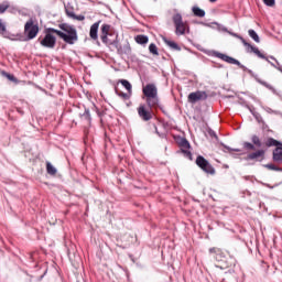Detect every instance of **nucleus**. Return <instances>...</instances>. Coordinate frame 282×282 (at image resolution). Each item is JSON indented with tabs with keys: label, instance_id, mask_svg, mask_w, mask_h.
<instances>
[{
	"label": "nucleus",
	"instance_id": "obj_14",
	"mask_svg": "<svg viewBox=\"0 0 282 282\" xmlns=\"http://www.w3.org/2000/svg\"><path fill=\"white\" fill-rule=\"evenodd\" d=\"M264 58L262 61H267V63H270L271 67H274V69H279V67H282L278 59H275L274 56H267L265 54L261 53Z\"/></svg>",
	"mask_w": 282,
	"mask_h": 282
},
{
	"label": "nucleus",
	"instance_id": "obj_40",
	"mask_svg": "<svg viewBox=\"0 0 282 282\" xmlns=\"http://www.w3.org/2000/svg\"><path fill=\"white\" fill-rule=\"evenodd\" d=\"M73 19L75 21H85V15H83V14L76 15V13H75V17H73Z\"/></svg>",
	"mask_w": 282,
	"mask_h": 282
},
{
	"label": "nucleus",
	"instance_id": "obj_25",
	"mask_svg": "<svg viewBox=\"0 0 282 282\" xmlns=\"http://www.w3.org/2000/svg\"><path fill=\"white\" fill-rule=\"evenodd\" d=\"M58 171L56 170V167H54V165L50 162L46 163V173L48 175H56Z\"/></svg>",
	"mask_w": 282,
	"mask_h": 282
},
{
	"label": "nucleus",
	"instance_id": "obj_47",
	"mask_svg": "<svg viewBox=\"0 0 282 282\" xmlns=\"http://www.w3.org/2000/svg\"><path fill=\"white\" fill-rule=\"evenodd\" d=\"M278 164H282V158H281V160H280V162Z\"/></svg>",
	"mask_w": 282,
	"mask_h": 282
},
{
	"label": "nucleus",
	"instance_id": "obj_42",
	"mask_svg": "<svg viewBox=\"0 0 282 282\" xmlns=\"http://www.w3.org/2000/svg\"><path fill=\"white\" fill-rule=\"evenodd\" d=\"M209 135L210 138H215L216 140H218L219 137H217V132H215L214 130H209Z\"/></svg>",
	"mask_w": 282,
	"mask_h": 282
},
{
	"label": "nucleus",
	"instance_id": "obj_31",
	"mask_svg": "<svg viewBox=\"0 0 282 282\" xmlns=\"http://www.w3.org/2000/svg\"><path fill=\"white\" fill-rule=\"evenodd\" d=\"M2 76H4L6 78H8V80H11V83H17V77H14V75L6 72V70H2L1 72Z\"/></svg>",
	"mask_w": 282,
	"mask_h": 282
},
{
	"label": "nucleus",
	"instance_id": "obj_4",
	"mask_svg": "<svg viewBox=\"0 0 282 282\" xmlns=\"http://www.w3.org/2000/svg\"><path fill=\"white\" fill-rule=\"evenodd\" d=\"M143 96L147 98L149 109H158L160 106V98L158 97V86L155 84H148L142 88Z\"/></svg>",
	"mask_w": 282,
	"mask_h": 282
},
{
	"label": "nucleus",
	"instance_id": "obj_6",
	"mask_svg": "<svg viewBox=\"0 0 282 282\" xmlns=\"http://www.w3.org/2000/svg\"><path fill=\"white\" fill-rule=\"evenodd\" d=\"M172 21L175 26L176 36H184V34H188V32H191V28L188 26V24H186V22H184L182 18V13H175L172 17Z\"/></svg>",
	"mask_w": 282,
	"mask_h": 282
},
{
	"label": "nucleus",
	"instance_id": "obj_27",
	"mask_svg": "<svg viewBox=\"0 0 282 282\" xmlns=\"http://www.w3.org/2000/svg\"><path fill=\"white\" fill-rule=\"evenodd\" d=\"M251 142H252V144H253L254 147H258V149H261V147L263 145V144L261 143V139H259V135H257V134H253V135L251 137Z\"/></svg>",
	"mask_w": 282,
	"mask_h": 282
},
{
	"label": "nucleus",
	"instance_id": "obj_28",
	"mask_svg": "<svg viewBox=\"0 0 282 282\" xmlns=\"http://www.w3.org/2000/svg\"><path fill=\"white\" fill-rule=\"evenodd\" d=\"M149 52L150 54H153V56H160V52L158 51V45H155V43H151L149 45Z\"/></svg>",
	"mask_w": 282,
	"mask_h": 282
},
{
	"label": "nucleus",
	"instance_id": "obj_44",
	"mask_svg": "<svg viewBox=\"0 0 282 282\" xmlns=\"http://www.w3.org/2000/svg\"><path fill=\"white\" fill-rule=\"evenodd\" d=\"M273 113H274V116H281L282 117V112L279 111V110H273Z\"/></svg>",
	"mask_w": 282,
	"mask_h": 282
},
{
	"label": "nucleus",
	"instance_id": "obj_16",
	"mask_svg": "<svg viewBox=\"0 0 282 282\" xmlns=\"http://www.w3.org/2000/svg\"><path fill=\"white\" fill-rule=\"evenodd\" d=\"M281 158H282V143H281V145H279L278 148H275L273 150L272 160H273V162L279 163V162H281Z\"/></svg>",
	"mask_w": 282,
	"mask_h": 282
},
{
	"label": "nucleus",
	"instance_id": "obj_13",
	"mask_svg": "<svg viewBox=\"0 0 282 282\" xmlns=\"http://www.w3.org/2000/svg\"><path fill=\"white\" fill-rule=\"evenodd\" d=\"M100 23L101 21L99 20L90 26L89 36L93 41H98V29L100 28Z\"/></svg>",
	"mask_w": 282,
	"mask_h": 282
},
{
	"label": "nucleus",
	"instance_id": "obj_11",
	"mask_svg": "<svg viewBox=\"0 0 282 282\" xmlns=\"http://www.w3.org/2000/svg\"><path fill=\"white\" fill-rule=\"evenodd\" d=\"M265 155V150H257L256 152L249 153L245 160L246 162H250V160H254L256 162H262Z\"/></svg>",
	"mask_w": 282,
	"mask_h": 282
},
{
	"label": "nucleus",
	"instance_id": "obj_23",
	"mask_svg": "<svg viewBox=\"0 0 282 282\" xmlns=\"http://www.w3.org/2000/svg\"><path fill=\"white\" fill-rule=\"evenodd\" d=\"M115 94L117 96H119V98H123V100H129V98H131V94L122 93V91L118 90V87H115Z\"/></svg>",
	"mask_w": 282,
	"mask_h": 282
},
{
	"label": "nucleus",
	"instance_id": "obj_24",
	"mask_svg": "<svg viewBox=\"0 0 282 282\" xmlns=\"http://www.w3.org/2000/svg\"><path fill=\"white\" fill-rule=\"evenodd\" d=\"M0 34L4 36V39H8L9 32L8 29L6 28V23H3V20L0 19Z\"/></svg>",
	"mask_w": 282,
	"mask_h": 282
},
{
	"label": "nucleus",
	"instance_id": "obj_46",
	"mask_svg": "<svg viewBox=\"0 0 282 282\" xmlns=\"http://www.w3.org/2000/svg\"><path fill=\"white\" fill-rule=\"evenodd\" d=\"M212 3H215V1H217V0H209Z\"/></svg>",
	"mask_w": 282,
	"mask_h": 282
},
{
	"label": "nucleus",
	"instance_id": "obj_48",
	"mask_svg": "<svg viewBox=\"0 0 282 282\" xmlns=\"http://www.w3.org/2000/svg\"><path fill=\"white\" fill-rule=\"evenodd\" d=\"M280 172L282 173V167H281Z\"/></svg>",
	"mask_w": 282,
	"mask_h": 282
},
{
	"label": "nucleus",
	"instance_id": "obj_1",
	"mask_svg": "<svg viewBox=\"0 0 282 282\" xmlns=\"http://www.w3.org/2000/svg\"><path fill=\"white\" fill-rule=\"evenodd\" d=\"M58 28L59 30L54 28L45 29L44 36H40L37 39V43H40L42 47L54 50L56 47V36L54 34L59 36V39H62L64 43H67L68 45H74V42L78 41V31H76L74 25L61 23L58 24Z\"/></svg>",
	"mask_w": 282,
	"mask_h": 282
},
{
	"label": "nucleus",
	"instance_id": "obj_41",
	"mask_svg": "<svg viewBox=\"0 0 282 282\" xmlns=\"http://www.w3.org/2000/svg\"><path fill=\"white\" fill-rule=\"evenodd\" d=\"M258 184H261L262 186H265L267 188H274V186H272V185H270V184H268V183H263V182H261V181H258Z\"/></svg>",
	"mask_w": 282,
	"mask_h": 282
},
{
	"label": "nucleus",
	"instance_id": "obj_12",
	"mask_svg": "<svg viewBox=\"0 0 282 282\" xmlns=\"http://www.w3.org/2000/svg\"><path fill=\"white\" fill-rule=\"evenodd\" d=\"M83 107H84V112H79V118L84 122H87V124H91V111L85 105H83Z\"/></svg>",
	"mask_w": 282,
	"mask_h": 282
},
{
	"label": "nucleus",
	"instance_id": "obj_8",
	"mask_svg": "<svg viewBox=\"0 0 282 282\" xmlns=\"http://www.w3.org/2000/svg\"><path fill=\"white\" fill-rule=\"evenodd\" d=\"M196 165L198 169L203 170L204 173H207V175H215L216 171L213 167V164L206 160V158L198 155L196 158Z\"/></svg>",
	"mask_w": 282,
	"mask_h": 282
},
{
	"label": "nucleus",
	"instance_id": "obj_38",
	"mask_svg": "<svg viewBox=\"0 0 282 282\" xmlns=\"http://www.w3.org/2000/svg\"><path fill=\"white\" fill-rule=\"evenodd\" d=\"M261 109H263V111H265L267 113H273L274 112V110H272V108H270L268 106L261 105Z\"/></svg>",
	"mask_w": 282,
	"mask_h": 282
},
{
	"label": "nucleus",
	"instance_id": "obj_10",
	"mask_svg": "<svg viewBox=\"0 0 282 282\" xmlns=\"http://www.w3.org/2000/svg\"><path fill=\"white\" fill-rule=\"evenodd\" d=\"M207 98L208 95H206V91L197 90L188 95V102L195 105V102H198V100H206Z\"/></svg>",
	"mask_w": 282,
	"mask_h": 282
},
{
	"label": "nucleus",
	"instance_id": "obj_21",
	"mask_svg": "<svg viewBox=\"0 0 282 282\" xmlns=\"http://www.w3.org/2000/svg\"><path fill=\"white\" fill-rule=\"evenodd\" d=\"M265 144H267L268 148L275 147V149H276V148L281 147L282 142L276 140V139H274V138H269L267 140Z\"/></svg>",
	"mask_w": 282,
	"mask_h": 282
},
{
	"label": "nucleus",
	"instance_id": "obj_45",
	"mask_svg": "<svg viewBox=\"0 0 282 282\" xmlns=\"http://www.w3.org/2000/svg\"><path fill=\"white\" fill-rule=\"evenodd\" d=\"M215 250H216L215 248H210L209 252L213 253V252H215Z\"/></svg>",
	"mask_w": 282,
	"mask_h": 282
},
{
	"label": "nucleus",
	"instance_id": "obj_34",
	"mask_svg": "<svg viewBox=\"0 0 282 282\" xmlns=\"http://www.w3.org/2000/svg\"><path fill=\"white\" fill-rule=\"evenodd\" d=\"M243 149H247V151H254L257 148L253 145V143L245 142Z\"/></svg>",
	"mask_w": 282,
	"mask_h": 282
},
{
	"label": "nucleus",
	"instance_id": "obj_2",
	"mask_svg": "<svg viewBox=\"0 0 282 282\" xmlns=\"http://www.w3.org/2000/svg\"><path fill=\"white\" fill-rule=\"evenodd\" d=\"M198 23L199 25H205V28H212V30H215V26L213 25H216V30L218 32H227V34H229L230 36H234L235 39H239L242 45L247 47L248 53L252 52L253 54H256V56H258V58H265V56L261 54V51L257 46H253L252 44L248 43V41H246V39H243V36L239 35L238 33L229 31L228 28H226L224 24H219L218 22H212L210 24L205 22H198Z\"/></svg>",
	"mask_w": 282,
	"mask_h": 282
},
{
	"label": "nucleus",
	"instance_id": "obj_5",
	"mask_svg": "<svg viewBox=\"0 0 282 282\" xmlns=\"http://www.w3.org/2000/svg\"><path fill=\"white\" fill-rule=\"evenodd\" d=\"M100 40L104 45H113V47L118 48V33L113 31L111 24L104 23L100 28Z\"/></svg>",
	"mask_w": 282,
	"mask_h": 282
},
{
	"label": "nucleus",
	"instance_id": "obj_29",
	"mask_svg": "<svg viewBox=\"0 0 282 282\" xmlns=\"http://www.w3.org/2000/svg\"><path fill=\"white\" fill-rule=\"evenodd\" d=\"M249 111L253 116V118L257 120V122H259V123L263 122V117L261 116V113H259L252 109H249Z\"/></svg>",
	"mask_w": 282,
	"mask_h": 282
},
{
	"label": "nucleus",
	"instance_id": "obj_35",
	"mask_svg": "<svg viewBox=\"0 0 282 282\" xmlns=\"http://www.w3.org/2000/svg\"><path fill=\"white\" fill-rule=\"evenodd\" d=\"M65 13L68 17V19H73V17H75V12L74 9H69V8H65Z\"/></svg>",
	"mask_w": 282,
	"mask_h": 282
},
{
	"label": "nucleus",
	"instance_id": "obj_17",
	"mask_svg": "<svg viewBox=\"0 0 282 282\" xmlns=\"http://www.w3.org/2000/svg\"><path fill=\"white\" fill-rule=\"evenodd\" d=\"M192 12L194 14V17H198L199 19H204V17H206V11H204V9L195 6L192 8Z\"/></svg>",
	"mask_w": 282,
	"mask_h": 282
},
{
	"label": "nucleus",
	"instance_id": "obj_33",
	"mask_svg": "<svg viewBox=\"0 0 282 282\" xmlns=\"http://www.w3.org/2000/svg\"><path fill=\"white\" fill-rule=\"evenodd\" d=\"M181 153H183L184 158H187V160H193V153L189 149H181Z\"/></svg>",
	"mask_w": 282,
	"mask_h": 282
},
{
	"label": "nucleus",
	"instance_id": "obj_43",
	"mask_svg": "<svg viewBox=\"0 0 282 282\" xmlns=\"http://www.w3.org/2000/svg\"><path fill=\"white\" fill-rule=\"evenodd\" d=\"M155 129V133L159 138H164V134L160 133V131L158 130V126H154Z\"/></svg>",
	"mask_w": 282,
	"mask_h": 282
},
{
	"label": "nucleus",
	"instance_id": "obj_7",
	"mask_svg": "<svg viewBox=\"0 0 282 282\" xmlns=\"http://www.w3.org/2000/svg\"><path fill=\"white\" fill-rule=\"evenodd\" d=\"M25 41H32L39 36V24H34V20L30 19L24 24Z\"/></svg>",
	"mask_w": 282,
	"mask_h": 282
},
{
	"label": "nucleus",
	"instance_id": "obj_20",
	"mask_svg": "<svg viewBox=\"0 0 282 282\" xmlns=\"http://www.w3.org/2000/svg\"><path fill=\"white\" fill-rule=\"evenodd\" d=\"M119 83H120V85H122V87H124V89L128 91V94L133 93V86L131 85L130 80L120 79Z\"/></svg>",
	"mask_w": 282,
	"mask_h": 282
},
{
	"label": "nucleus",
	"instance_id": "obj_36",
	"mask_svg": "<svg viewBox=\"0 0 282 282\" xmlns=\"http://www.w3.org/2000/svg\"><path fill=\"white\" fill-rule=\"evenodd\" d=\"M264 6H268L269 8H272L274 3H276L275 0H262Z\"/></svg>",
	"mask_w": 282,
	"mask_h": 282
},
{
	"label": "nucleus",
	"instance_id": "obj_9",
	"mask_svg": "<svg viewBox=\"0 0 282 282\" xmlns=\"http://www.w3.org/2000/svg\"><path fill=\"white\" fill-rule=\"evenodd\" d=\"M138 113H139V118H141L143 122H149V120L153 119V108L147 109V106L144 105H140L138 107Z\"/></svg>",
	"mask_w": 282,
	"mask_h": 282
},
{
	"label": "nucleus",
	"instance_id": "obj_30",
	"mask_svg": "<svg viewBox=\"0 0 282 282\" xmlns=\"http://www.w3.org/2000/svg\"><path fill=\"white\" fill-rule=\"evenodd\" d=\"M264 169H269V171H278L281 172V167L276 166L273 163H268L262 165Z\"/></svg>",
	"mask_w": 282,
	"mask_h": 282
},
{
	"label": "nucleus",
	"instance_id": "obj_18",
	"mask_svg": "<svg viewBox=\"0 0 282 282\" xmlns=\"http://www.w3.org/2000/svg\"><path fill=\"white\" fill-rule=\"evenodd\" d=\"M177 144L181 149L185 150V149H191V142L187 141L186 138L184 137H180L177 139Z\"/></svg>",
	"mask_w": 282,
	"mask_h": 282
},
{
	"label": "nucleus",
	"instance_id": "obj_26",
	"mask_svg": "<svg viewBox=\"0 0 282 282\" xmlns=\"http://www.w3.org/2000/svg\"><path fill=\"white\" fill-rule=\"evenodd\" d=\"M118 52L120 54H126V56H130V54H131V45L126 44V45H123L122 50L118 48Z\"/></svg>",
	"mask_w": 282,
	"mask_h": 282
},
{
	"label": "nucleus",
	"instance_id": "obj_37",
	"mask_svg": "<svg viewBox=\"0 0 282 282\" xmlns=\"http://www.w3.org/2000/svg\"><path fill=\"white\" fill-rule=\"evenodd\" d=\"M8 8H10V6L8 3L0 4V14H3V12H6V10H8Z\"/></svg>",
	"mask_w": 282,
	"mask_h": 282
},
{
	"label": "nucleus",
	"instance_id": "obj_22",
	"mask_svg": "<svg viewBox=\"0 0 282 282\" xmlns=\"http://www.w3.org/2000/svg\"><path fill=\"white\" fill-rule=\"evenodd\" d=\"M248 34H249L250 39H252L256 43H261V39L259 37V34L253 29H250L248 31Z\"/></svg>",
	"mask_w": 282,
	"mask_h": 282
},
{
	"label": "nucleus",
	"instance_id": "obj_15",
	"mask_svg": "<svg viewBox=\"0 0 282 282\" xmlns=\"http://www.w3.org/2000/svg\"><path fill=\"white\" fill-rule=\"evenodd\" d=\"M163 42L165 45L170 46L171 50H174L175 52H182V46L177 44L175 41H171L166 37H163Z\"/></svg>",
	"mask_w": 282,
	"mask_h": 282
},
{
	"label": "nucleus",
	"instance_id": "obj_32",
	"mask_svg": "<svg viewBox=\"0 0 282 282\" xmlns=\"http://www.w3.org/2000/svg\"><path fill=\"white\" fill-rule=\"evenodd\" d=\"M267 89H269L270 91H272V94H274V96H279L280 99L282 100V93H279L278 90L274 89V87L270 84L267 83V86H264Z\"/></svg>",
	"mask_w": 282,
	"mask_h": 282
},
{
	"label": "nucleus",
	"instance_id": "obj_3",
	"mask_svg": "<svg viewBox=\"0 0 282 282\" xmlns=\"http://www.w3.org/2000/svg\"><path fill=\"white\" fill-rule=\"evenodd\" d=\"M212 56H214L215 58H220V61H224L225 63H228L229 65H237L240 69H242L243 72H247L252 78H254V80L258 82L259 85H262V87H268V82L259 78L258 74H256L252 69L246 67V65L241 64V62H239V59H237L235 57H230L227 54L219 53L218 51H213Z\"/></svg>",
	"mask_w": 282,
	"mask_h": 282
},
{
	"label": "nucleus",
	"instance_id": "obj_19",
	"mask_svg": "<svg viewBox=\"0 0 282 282\" xmlns=\"http://www.w3.org/2000/svg\"><path fill=\"white\" fill-rule=\"evenodd\" d=\"M134 41L138 45H147V43H149V36L140 34L134 37Z\"/></svg>",
	"mask_w": 282,
	"mask_h": 282
},
{
	"label": "nucleus",
	"instance_id": "obj_39",
	"mask_svg": "<svg viewBox=\"0 0 282 282\" xmlns=\"http://www.w3.org/2000/svg\"><path fill=\"white\" fill-rule=\"evenodd\" d=\"M223 147H224V149H226L227 151H235L236 153H239L241 150L240 149H232V148H230V147H228V145H226V144H224L223 143Z\"/></svg>",
	"mask_w": 282,
	"mask_h": 282
}]
</instances>
